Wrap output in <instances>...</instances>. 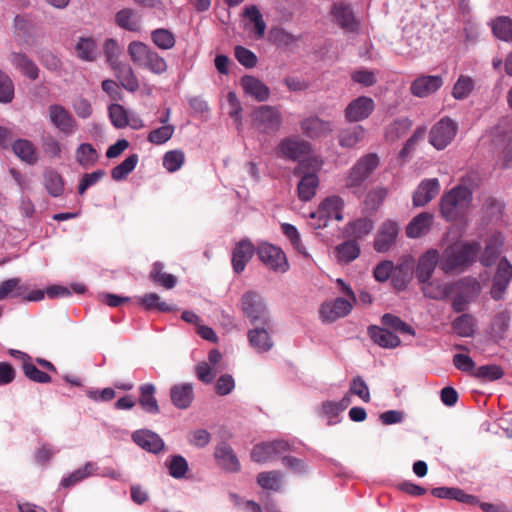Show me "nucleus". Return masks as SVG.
Segmentation results:
<instances>
[{
    "label": "nucleus",
    "mask_w": 512,
    "mask_h": 512,
    "mask_svg": "<svg viewBox=\"0 0 512 512\" xmlns=\"http://www.w3.org/2000/svg\"><path fill=\"white\" fill-rule=\"evenodd\" d=\"M472 185L471 177L463 178L459 185L442 196L440 211L446 220H456L469 208L473 197Z\"/></svg>",
    "instance_id": "1"
},
{
    "label": "nucleus",
    "mask_w": 512,
    "mask_h": 512,
    "mask_svg": "<svg viewBox=\"0 0 512 512\" xmlns=\"http://www.w3.org/2000/svg\"><path fill=\"white\" fill-rule=\"evenodd\" d=\"M478 250V244L455 242L442 252L440 268L446 273L462 270L473 262Z\"/></svg>",
    "instance_id": "2"
},
{
    "label": "nucleus",
    "mask_w": 512,
    "mask_h": 512,
    "mask_svg": "<svg viewBox=\"0 0 512 512\" xmlns=\"http://www.w3.org/2000/svg\"><path fill=\"white\" fill-rule=\"evenodd\" d=\"M343 209L344 201L340 196L332 195L326 197L320 202L318 210L310 213L311 227L313 229H320L327 226L328 221L331 219L342 221Z\"/></svg>",
    "instance_id": "3"
},
{
    "label": "nucleus",
    "mask_w": 512,
    "mask_h": 512,
    "mask_svg": "<svg viewBox=\"0 0 512 512\" xmlns=\"http://www.w3.org/2000/svg\"><path fill=\"white\" fill-rule=\"evenodd\" d=\"M241 309L252 323L259 322L262 325L268 326L271 321L264 299L256 292L248 291L243 294L241 297Z\"/></svg>",
    "instance_id": "4"
},
{
    "label": "nucleus",
    "mask_w": 512,
    "mask_h": 512,
    "mask_svg": "<svg viewBox=\"0 0 512 512\" xmlns=\"http://www.w3.org/2000/svg\"><path fill=\"white\" fill-rule=\"evenodd\" d=\"M253 126L261 133H276L282 125V115L275 106L262 105L252 112Z\"/></svg>",
    "instance_id": "5"
},
{
    "label": "nucleus",
    "mask_w": 512,
    "mask_h": 512,
    "mask_svg": "<svg viewBox=\"0 0 512 512\" xmlns=\"http://www.w3.org/2000/svg\"><path fill=\"white\" fill-rule=\"evenodd\" d=\"M379 165V158L376 154L370 153L358 160L350 169L346 178L348 188H358L373 173Z\"/></svg>",
    "instance_id": "6"
},
{
    "label": "nucleus",
    "mask_w": 512,
    "mask_h": 512,
    "mask_svg": "<svg viewBox=\"0 0 512 512\" xmlns=\"http://www.w3.org/2000/svg\"><path fill=\"white\" fill-rule=\"evenodd\" d=\"M457 123L448 117L439 120L430 130L429 142L437 149L446 148L455 138Z\"/></svg>",
    "instance_id": "7"
},
{
    "label": "nucleus",
    "mask_w": 512,
    "mask_h": 512,
    "mask_svg": "<svg viewBox=\"0 0 512 512\" xmlns=\"http://www.w3.org/2000/svg\"><path fill=\"white\" fill-rule=\"evenodd\" d=\"M257 255L264 265L274 271L285 272L288 269L286 256L279 247L261 243L258 246Z\"/></svg>",
    "instance_id": "8"
},
{
    "label": "nucleus",
    "mask_w": 512,
    "mask_h": 512,
    "mask_svg": "<svg viewBox=\"0 0 512 512\" xmlns=\"http://www.w3.org/2000/svg\"><path fill=\"white\" fill-rule=\"evenodd\" d=\"M310 145L298 137H287L281 140L277 147V154L281 157L299 161L308 155Z\"/></svg>",
    "instance_id": "9"
},
{
    "label": "nucleus",
    "mask_w": 512,
    "mask_h": 512,
    "mask_svg": "<svg viewBox=\"0 0 512 512\" xmlns=\"http://www.w3.org/2000/svg\"><path fill=\"white\" fill-rule=\"evenodd\" d=\"M375 109V102L367 96H359L352 100L345 109L348 122H360L367 119Z\"/></svg>",
    "instance_id": "10"
},
{
    "label": "nucleus",
    "mask_w": 512,
    "mask_h": 512,
    "mask_svg": "<svg viewBox=\"0 0 512 512\" xmlns=\"http://www.w3.org/2000/svg\"><path fill=\"white\" fill-rule=\"evenodd\" d=\"M288 448L289 444L284 440L261 443L252 449L251 459L257 463H264L276 458L281 453L287 451Z\"/></svg>",
    "instance_id": "11"
},
{
    "label": "nucleus",
    "mask_w": 512,
    "mask_h": 512,
    "mask_svg": "<svg viewBox=\"0 0 512 512\" xmlns=\"http://www.w3.org/2000/svg\"><path fill=\"white\" fill-rule=\"evenodd\" d=\"M352 302L349 299L336 298L332 301L324 302L320 308V316L324 322H334L339 318L345 317L352 310Z\"/></svg>",
    "instance_id": "12"
},
{
    "label": "nucleus",
    "mask_w": 512,
    "mask_h": 512,
    "mask_svg": "<svg viewBox=\"0 0 512 512\" xmlns=\"http://www.w3.org/2000/svg\"><path fill=\"white\" fill-rule=\"evenodd\" d=\"M400 227L396 221L386 220L382 223L374 241L377 252L388 251L396 242Z\"/></svg>",
    "instance_id": "13"
},
{
    "label": "nucleus",
    "mask_w": 512,
    "mask_h": 512,
    "mask_svg": "<svg viewBox=\"0 0 512 512\" xmlns=\"http://www.w3.org/2000/svg\"><path fill=\"white\" fill-rule=\"evenodd\" d=\"M49 119L54 127L64 134H71L74 130L75 121L72 114L62 105H50Z\"/></svg>",
    "instance_id": "14"
},
{
    "label": "nucleus",
    "mask_w": 512,
    "mask_h": 512,
    "mask_svg": "<svg viewBox=\"0 0 512 512\" xmlns=\"http://www.w3.org/2000/svg\"><path fill=\"white\" fill-rule=\"evenodd\" d=\"M442 85L443 78L441 76L423 75L412 82L410 91L414 96L424 98L436 92Z\"/></svg>",
    "instance_id": "15"
},
{
    "label": "nucleus",
    "mask_w": 512,
    "mask_h": 512,
    "mask_svg": "<svg viewBox=\"0 0 512 512\" xmlns=\"http://www.w3.org/2000/svg\"><path fill=\"white\" fill-rule=\"evenodd\" d=\"M440 258L441 256H439L436 249H429L419 257L416 277L421 283H426L430 280L437 263H440Z\"/></svg>",
    "instance_id": "16"
},
{
    "label": "nucleus",
    "mask_w": 512,
    "mask_h": 512,
    "mask_svg": "<svg viewBox=\"0 0 512 512\" xmlns=\"http://www.w3.org/2000/svg\"><path fill=\"white\" fill-rule=\"evenodd\" d=\"M512 278V265L507 261V259H501L497 272L493 279V286L491 289V294L494 299H500L505 292L510 280Z\"/></svg>",
    "instance_id": "17"
},
{
    "label": "nucleus",
    "mask_w": 512,
    "mask_h": 512,
    "mask_svg": "<svg viewBox=\"0 0 512 512\" xmlns=\"http://www.w3.org/2000/svg\"><path fill=\"white\" fill-rule=\"evenodd\" d=\"M440 191V183L437 178L425 179L421 181L413 194V204L416 207L425 206Z\"/></svg>",
    "instance_id": "18"
},
{
    "label": "nucleus",
    "mask_w": 512,
    "mask_h": 512,
    "mask_svg": "<svg viewBox=\"0 0 512 512\" xmlns=\"http://www.w3.org/2000/svg\"><path fill=\"white\" fill-rule=\"evenodd\" d=\"M134 442L142 449L150 453H159L164 449L161 437L153 431L142 429L133 433Z\"/></svg>",
    "instance_id": "19"
},
{
    "label": "nucleus",
    "mask_w": 512,
    "mask_h": 512,
    "mask_svg": "<svg viewBox=\"0 0 512 512\" xmlns=\"http://www.w3.org/2000/svg\"><path fill=\"white\" fill-rule=\"evenodd\" d=\"M241 86L246 95L252 97L258 102L268 100L270 96V89L260 79L246 75L241 78Z\"/></svg>",
    "instance_id": "20"
},
{
    "label": "nucleus",
    "mask_w": 512,
    "mask_h": 512,
    "mask_svg": "<svg viewBox=\"0 0 512 512\" xmlns=\"http://www.w3.org/2000/svg\"><path fill=\"white\" fill-rule=\"evenodd\" d=\"M254 254V246L250 241H240L234 248L232 253V266L236 273L244 271L247 263Z\"/></svg>",
    "instance_id": "21"
},
{
    "label": "nucleus",
    "mask_w": 512,
    "mask_h": 512,
    "mask_svg": "<svg viewBox=\"0 0 512 512\" xmlns=\"http://www.w3.org/2000/svg\"><path fill=\"white\" fill-rule=\"evenodd\" d=\"M319 187V178L315 172H305L297 185V195L301 201H310Z\"/></svg>",
    "instance_id": "22"
},
{
    "label": "nucleus",
    "mask_w": 512,
    "mask_h": 512,
    "mask_svg": "<svg viewBox=\"0 0 512 512\" xmlns=\"http://www.w3.org/2000/svg\"><path fill=\"white\" fill-rule=\"evenodd\" d=\"M247 337L250 346L257 353L269 352L274 346L273 339L268 330L265 328L250 329L248 331Z\"/></svg>",
    "instance_id": "23"
},
{
    "label": "nucleus",
    "mask_w": 512,
    "mask_h": 512,
    "mask_svg": "<svg viewBox=\"0 0 512 512\" xmlns=\"http://www.w3.org/2000/svg\"><path fill=\"white\" fill-rule=\"evenodd\" d=\"M301 129L308 137L319 138L330 134L334 126L329 121H324L318 117H311L302 121Z\"/></svg>",
    "instance_id": "24"
},
{
    "label": "nucleus",
    "mask_w": 512,
    "mask_h": 512,
    "mask_svg": "<svg viewBox=\"0 0 512 512\" xmlns=\"http://www.w3.org/2000/svg\"><path fill=\"white\" fill-rule=\"evenodd\" d=\"M215 458L220 467L228 472H237L240 470V463L232 448L222 443L215 450Z\"/></svg>",
    "instance_id": "25"
},
{
    "label": "nucleus",
    "mask_w": 512,
    "mask_h": 512,
    "mask_svg": "<svg viewBox=\"0 0 512 512\" xmlns=\"http://www.w3.org/2000/svg\"><path fill=\"white\" fill-rule=\"evenodd\" d=\"M433 215L427 212L415 216L406 227V235L409 238H419L425 235L431 228Z\"/></svg>",
    "instance_id": "26"
},
{
    "label": "nucleus",
    "mask_w": 512,
    "mask_h": 512,
    "mask_svg": "<svg viewBox=\"0 0 512 512\" xmlns=\"http://www.w3.org/2000/svg\"><path fill=\"white\" fill-rule=\"evenodd\" d=\"M368 332L371 339L382 348L393 349L401 344L400 338L388 329L371 326Z\"/></svg>",
    "instance_id": "27"
},
{
    "label": "nucleus",
    "mask_w": 512,
    "mask_h": 512,
    "mask_svg": "<svg viewBox=\"0 0 512 512\" xmlns=\"http://www.w3.org/2000/svg\"><path fill=\"white\" fill-rule=\"evenodd\" d=\"M332 15L336 23L346 31L353 32L357 28V22L349 6L343 3L334 4Z\"/></svg>",
    "instance_id": "28"
},
{
    "label": "nucleus",
    "mask_w": 512,
    "mask_h": 512,
    "mask_svg": "<svg viewBox=\"0 0 512 512\" xmlns=\"http://www.w3.org/2000/svg\"><path fill=\"white\" fill-rule=\"evenodd\" d=\"M431 493L440 499H453L469 505H475L478 503L477 497L466 494L459 488L438 487L432 489Z\"/></svg>",
    "instance_id": "29"
},
{
    "label": "nucleus",
    "mask_w": 512,
    "mask_h": 512,
    "mask_svg": "<svg viewBox=\"0 0 512 512\" xmlns=\"http://www.w3.org/2000/svg\"><path fill=\"white\" fill-rule=\"evenodd\" d=\"M12 150L18 158L29 165H34L38 161L36 147L27 139L14 141Z\"/></svg>",
    "instance_id": "30"
},
{
    "label": "nucleus",
    "mask_w": 512,
    "mask_h": 512,
    "mask_svg": "<svg viewBox=\"0 0 512 512\" xmlns=\"http://www.w3.org/2000/svg\"><path fill=\"white\" fill-rule=\"evenodd\" d=\"M171 400L173 404L185 409L189 407L193 400V387L189 383L178 384L171 388Z\"/></svg>",
    "instance_id": "31"
},
{
    "label": "nucleus",
    "mask_w": 512,
    "mask_h": 512,
    "mask_svg": "<svg viewBox=\"0 0 512 512\" xmlns=\"http://www.w3.org/2000/svg\"><path fill=\"white\" fill-rule=\"evenodd\" d=\"M155 390V386L151 383H146L139 387V404L144 411L150 414L159 413L158 402L154 396Z\"/></svg>",
    "instance_id": "32"
},
{
    "label": "nucleus",
    "mask_w": 512,
    "mask_h": 512,
    "mask_svg": "<svg viewBox=\"0 0 512 512\" xmlns=\"http://www.w3.org/2000/svg\"><path fill=\"white\" fill-rule=\"evenodd\" d=\"M10 60L29 79L36 80L38 78L39 69L37 65L25 54L12 53Z\"/></svg>",
    "instance_id": "33"
},
{
    "label": "nucleus",
    "mask_w": 512,
    "mask_h": 512,
    "mask_svg": "<svg viewBox=\"0 0 512 512\" xmlns=\"http://www.w3.org/2000/svg\"><path fill=\"white\" fill-rule=\"evenodd\" d=\"M44 187L52 197H59L64 191V180L60 173L53 169L46 170L43 175Z\"/></svg>",
    "instance_id": "34"
},
{
    "label": "nucleus",
    "mask_w": 512,
    "mask_h": 512,
    "mask_svg": "<svg viewBox=\"0 0 512 512\" xmlns=\"http://www.w3.org/2000/svg\"><path fill=\"white\" fill-rule=\"evenodd\" d=\"M366 135V130L361 125H356L342 130L339 133V144L345 148L354 147L357 143L362 141Z\"/></svg>",
    "instance_id": "35"
},
{
    "label": "nucleus",
    "mask_w": 512,
    "mask_h": 512,
    "mask_svg": "<svg viewBox=\"0 0 512 512\" xmlns=\"http://www.w3.org/2000/svg\"><path fill=\"white\" fill-rule=\"evenodd\" d=\"M494 36L504 42L512 43V20L506 16L497 17L491 22Z\"/></svg>",
    "instance_id": "36"
},
{
    "label": "nucleus",
    "mask_w": 512,
    "mask_h": 512,
    "mask_svg": "<svg viewBox=\"0 0 512 512\" xmlns=\"http://www.w3.org/2000/svg\"><path fill=\"white\" fill-rule=\"evenodd\" d=\"M77 57L83 61L92 62L98 56L97 45L93 38H80L75 46Z\"/></svg>",
    "instance_id": "37"
},
{
    "label": "nucleus",
    "mask_w": 512,
    "mask_h": 512,
    "mask_svg": "<svg viewBox=\"0 0 512 512\" xmlns=\"http://www.w3.org/2000/svg\"><path fill=\"white\" fill-rule=\"evenodd\" d=\"M27 291V287L21 284L20 278H10L0 284V301L11 297H22Z\"/></svg>",
    "instance_id": "38"
},
{
    "label": "nucleus",
    "mask_w": 512,
    "mask_h": 512,
    "mask_svg": "<svg viewBox=\"0 0 512 512\" xmlns=\"http://www.w3.org/2000/svg\"><path fill=\"white\" fill-rule=\"evenodd\" d=\"M474 80L468 75H460L452 88V96L456 100L467 99L474 90Z\"/></svg>",
    "instance_id": "39"
},
{
    "label": "nucleus",
    "mask_w": 512,
    "mask_h": 512,
    "mask_svg": "<svg viewBox=\"0 0 512 512\" xmlns=\"http://www.w3.org/2000/svg\"><path fill=\"white\" fill-rule=\"evenodd\" d=\"M96 470V465L92 462H88L84 467L79 468L72 472L67 477H64L61 481V486L64 488H70L87 477L93 475Z\"/></svg>",
    "instance_id": "40"
},
{
    "label": "nucleus",
    "mask_w": 512,
    "mask_h": 512,
    "mask_svg": "<svg viewBox=\"0 0 512 512\" xmlns=\"http://www.w3.org/2000/svg\"><path fill=\"white\" fill-rule=\"evenodd\" d=\"M360 254V247L355 241H345L336 247V258L339 262L349 263Z\"/></svg>",
    "instance_id": "41"
},
{
    "label": "nucleus",
    "mask_w": 512,
    "mask_h": 512,
    "mask_svg": "<svg viewBox=\"0 0 512 512\" xmlns=\"http://www.w3.org/2000/svg\"><path fill=\"white\" fill-rule=\"evenodd\" d=\"M243 15L254 25V31L257 38H262L265 34L266 23L259 9L255 6H248L244 9Z\"/></svg>",
    "instance_id": "42"
},
{
    "label": "nucleus",
    "mask_w": 512,
    "mask_h": 512,
    "mask_svg": "<svg viewBox=\"0 0 512 512\" xmlns=\"http://www.w3.org/2000/svg\"><path fill=\"white\" fill-rule=\"evenodd\" d=\"M153 43L162 50H170L176 44L174 34L165 28L155 29L151 33Z\"/></svg>",
    "instance_id": "43"
},
{
    "label": "nucleus",
    "mask_w": 512,
    "mask_h": 512,
    "mask_svg": "<svg viewBox=\"0 0 512 512\" xmlns=\"http://www.w3.org/2000/svg\"><path fill=\"white\" fill-rule=\"evenodd\" d=\"M281 230L283 234L290 240L293 247L301 253L305 258L309 259L311 256L307 252L306 248L304 247L300 234L297 230V228L289 223H282L281 224Z\"/></svg>",
    "instance_id": "44"
},
{
    "label": "nucleus",
    "mask_w": 512,
    "mask_h": 512,
    "mask_svg": "<svg viewBox=\"0 0 512 512\" xmlns=\"http://www.w3.org/2000/svg\"><path fill=\"white\" fill-rule=\"evenodd\" d=\"M411 126L412 123L407 118L395 120L386 128L385 137L388 141L393 142L404 136L410 130Z\"/></svg>",
    "instance_id": "45"
},
{
    "label": "nucleus",
    "mask_w": 512,
    "mask_h": 512,
    "mask_svg": "<svg viewBox=\"0 0 512 512\" xmlns=\"http://www.w3.org/2000/svg\"><path fill=\"white\" fill-rule=\"evenodd\" d=\"M150 278L166 289H172L177 283L176 277L172 274L164 273L163 265L158 262L153 265Z\"/></svg>",
    "instance_id": "46"
},
{
    "label": "nucleus",
    "mask_w": 512,
    "mask_h": 512,
    "mask_svg": "<svg viewBox=\"0 0 512 512\" xmlns=\"http://www.w3.org/2000/svg\"><path fill=\"white\" fill-rule=\"evenodd\" d=\"M185 162V154L180 149L170 150L163 156V166L168 172L178 171Z\"/></svg>",
    "instance_id": "47"
},
{
    "label": "nucleus",
    "mask_w": 512,
    "mask_h": 512,
    "mask_svg": "<svg viewBox=\"0 0 512 512\" xmlns=\"http://www.w3.org/2000/svg\"><path fill=\"white\" fill-rule=\"evenodd\" d=\"M269 39L273 44L281 47H288L298 40L295 35L281 27L272 28L269 32Z\"/></svg>",
    "instance_id": "48"
},
{
    "label": "nucleus",
    "mask_w": 512,
    "mask_h": 512,
    "mask_svg": "<svg viewBox=\"0 0 512 512\" xmlns=\"http://www.w3.org/2000/svg\"><path fill=\"white\" fill-rule=\"evenodd\" d=\"M141 304L147 310H158L160 312H169L174 310V307L161 300L160 296L156 293H149L140 299Z\"/></svg>",
    "instance_id": "49"
},
{
    "label": "nucleus",
    "mask_w": 512,
    "mask_h": 512,
    "mask_svg": "<svg viewBox=\"0 0 512 512\" xmlns=\"http://www.w3.org/2000/svg\"><path fill=\"white\" fill-rule=\"evenodd\" d=\"M452 291L449 284H441L437 281L428 282L423 287L424 295L431 299H444Z\"/></svg>",
    "instance_id": "50"
},
{
    "label": "nucleus",
    "mask_w": 512,
    "mask_h": 512,
    "mask_svg": "<svg viewBox=\"0 0 512 512\" xmlns=\"http://www.w3.org/2000/svg\"><path fill=\"white\" fill-rule=\"evenodd\" d=\"M474 327V319L467 314L459 316L452 323L454 332L462 337L471 336L474 333Z\"/></svg>",
    "instance_id": "51"
},
{
    "label": "nucleus",
    "mask_w": 512,
    "mask_h": 512,
    "mask_svg": "<svg viewBox=\"0 0 512 512\" xmlns=\"http://www.w3.org/2000/svg\"><path fill=\"white\" fill-rule=\"evenodd\" d=\"M258 484L263 489L279 490L282 483V475L277 471L262 472L257 477Z\"/></svg>",
    "instance_id": "52"
},
{
    "label": "nucleus",
    "mask_w": 512,
    "mask_h": 512,
    "mask_svg": "<svg viewBox=\"0 0 512 512\" xmlns=\"http://www.w3.org/2000/svg\"><path fill=\"white\" fill-rule=\"evenodd\" d=\"M340 409L336 402L325 401L322 403L320 408V416L327 420L328 425H336L341 421Z\"/></svg>",
    "instance_id": "53"
},
{
    "label": "nucleus",
    "mask_w": 512,
    "mask_h": 512,
    "mask_svg": "<svg viewBox=\"0 0 512 512\" xmlns=\"http://www.w3.org/2000/svg\"><path fill=\"white\" fill-rule=\"evenodd\" d=\"M382 323L386 327L394 329L397 332L415 335V330L410 325L403 322L399 317L395 315L389 313L384 314L382 316Z\"/></svg>",
    "instance_id": "54"
},
{
    "label": "nucleus",
    "mask_w": 512,
    "mask_h": 512,
    "mask_svg": "<svg viewBox=\"0 0 512 512\" xmlns=\"http://www.w3.org/2000/svg\"><path fill=\"white\" fill-rule=\"evenodd\" d=\"M142 67H145L152 73L158 75L167 71V63L165 59L154 50L150 51Z\"/></svg>",
    "instance_id": "55"
},
{
    "label": "nucleus",
    "mask_w": 512,
    "mask_h": 512,
    "mask_svg": "<svg viewBox=\"0 0 512 512\" xmlns=\"http://www.w3.org/2000/svg\"><path fill=\"white\" fill-rule=\"evenodd\" d=\"M374 228V222L368 218L358 219L349 224V233L356 238L368 235Z\"/></svg>",
    "instance_id": "56"
},
{
    "label": "nucleus",
    "mask_w": 512,
    "mask_h": 512,
    "mask_svg": "<svg viewBox=\"0 0 512 512\" xmlns=\"http://www.w3.org/2000/svg\"><path fill=\"white\" fill-rule=\"evenodd\" d=\"M103 49L107 62L111 65L113 69H117L119 65V56L121 54V49L116 40L112 38L107 39L104 43Z\"/></svg>",
    "instance_id": "57"
},
{
    "label": "nucleus",
    "mask_w": 512,
    "mask_h": 512,
    "mask_svg": "<svg viewBox=\"0 0 512 512\" xmlns=\"http://www.w3.org/2000/svg\"><path fill=\"white\" fill-rule=\"evenodd\" d=\"M14 98V84L11 78L0 70V102L10 103Z\"/></svg>",
    "instance_id": "58"
},
{
    "label": "nucleus",
    "mask_w": 512,
    "mask_h": 512,
    "mask_svg": "<svg viewBox=\"0 0 512 512\" xmlns=\"http://www.w3.org/2000/svg\"><path fill=\"white\" fill-rule=\"evenodd\" d=\"M24 375L36 383H50L51 377L46 372L39 370L31 361L22 366Z\"/></svg>",
    "instance_id": "59"
},
{
    "label": "nucleus",
    "mask_w": 512,
    "mask_h": 512,
    "mask_svg": "<svg viewBox=\"0 0 512 512\" xmlns=\"http://www.w3.org/2000/svg\"><path fill=\"white\" fill-rule=\"evenodd\" d=\"M152 49L142 42L130 43V58L139 66H143Z\"/></svg>",
    "instance_id": "60"
},
{
    "label": "nucleus",
    "mask_w": 512,
    "mask_h": 512,
    "mask_svg": "<svg viewBox=\"0 0 512 512\" xmlns=\"http://www.w3.org/2000/svg\"><path fill=\"white\" fill-rule=\"evenodd\" d=\"M109 117L117 128H124L128 125V114L124 107L119 104H111L109 106Z\"/></svg>",
    "instance_id": "61"
},
{
    "label": "nucleus",
    "mask_w": 512,
    "mask_h": 512,
    "mask_svg": "<svg viewBox=\"0 0 512 512\" xmlns=\"http://www.w3.org/2000/svg\"><path fill=\"white\" fill-rule=\"evenodd\" d=\"M349 391L364 402H369L371 399L368 385L361 376H356L352 379Z\"/></svg>",
    "instance_id": "62"
},
{
    "label": "nucleus",
    "mask_w": 512,
    "mask_h": 512,
    "mask_svg": "<svg viewBox=\"0 0 512 512\" xmlns=\"http://www.w3.org/2000/svg\"><path fill=\"white\" fill-rule=\"evenodd\" d=\"M76 157L80 165L86 166L96 161L97 152L92 145L84 143L78 147Z\"/></svg>",
    "instance_id": "63"
},
{
    "label": "nucleus",
    "mask_w": 512,
    "mask_h": 512,
    "mask_svg": "<svg viewBox=\"0 0 512 512\" xmlns=\"http://www.w3.org/2000/svg\"><path fill=\"white\" fill-rule=\"evenodd\" d=\"M388 195V190L384 187H377L371 190L365 199L366 206L371 210H376L385 200Z\"/></svg>",
    "instance_id": "64"
}]
</instances>
